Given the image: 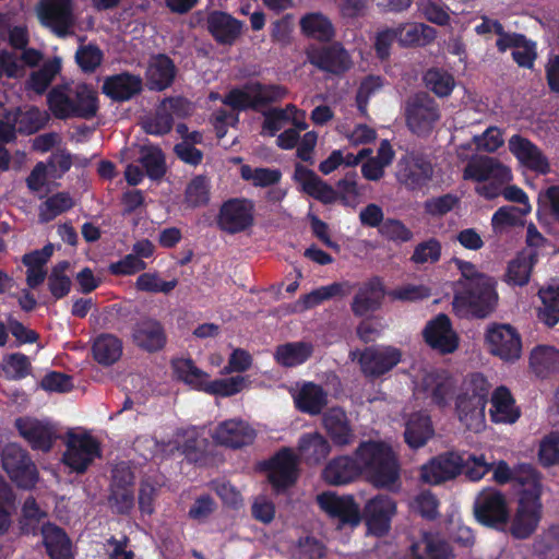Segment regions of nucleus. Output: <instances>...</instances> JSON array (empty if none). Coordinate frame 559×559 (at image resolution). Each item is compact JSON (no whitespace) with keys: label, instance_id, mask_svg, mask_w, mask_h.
<instances>
[{"label":"nucleus","instance_id":"7","mask_svg":"<svg viewBox=\"0 0 559 559\" xmlns=\"http://www.w3.org/2000/svg\"><path fill=\"white\" fill-rule=\"evenodd\" d=\"M64 447L62 463L72 473L83 474L100 456L99 442L85 432H69Z\"/></svg>","mask_w":559,"mask_h":559},{"label":"nucleus","instance_id":"54","mask_svg":"<svg viewBox=\"0 0 559 559\" xmlns=\"http://www.w3.org/2000/svg\"><path fill=\"white\" fill-rule=\"evenodd\" d=\"M532 206L516 207L502 206L491 217V226L495 233H502L507 228L516 225L522 217L530 214Z\"/></svg>","mask_w":559,"mask_h":559},{"label":"nucleus","instance_id":"34","mask_svg":"<svg viewBox=\"0 0 559 559\" xmlns=\"http://www.w3.org/2000/svg\"><path fill=\"white\" fill-rule=\"evenodd\" d=\"M383 298L382 283L378 278H372L358 288L352 304V310L356 316L373 312L380 308Z\"/></svg>","mask_w":559,"mask_h":559},{"label":"nucleus","instance_id":"21","mask_svg":"<svg viewBox=\"0 0 559 559\" xmlns=\"http://www.w3.org/2000/svg\"><path fill=\"white\" fill-rule=\"evenodd\" d=\"M255 436V430L249 423L238 418L219 423L212 433L216 443L231 449L251 444Z\"/></svg>","mask_w":559,"mask_h":559},{"label":"nucleus","instance_id":"43","mask_svg":"<svg viewBox=\"0 0 559 559\" xmlns=\"http://www.w3.org/2000/svg\"><path fill=\"white\" fill-rule=\"evenodd\" d=\"M183 103L180 98L164 100L158 107L156 116L144 123L145 131L155 135L167 133L171 129L173 116L179 115Z\"/></svg>","mask_w":559,"mask_h":559},{"label":"nucleus","instance_id":"59","mask_svg":"<svg viewBox=\"0 0 559 559\" xmlns=\"http://www.w3.org/2000/svg\"><path fill=\"white\" fill-rule=\"evenodd\" d=\"M177 286V280L164 281L156 272L142 273L135 282L138 290L168 294Z\"/></svg>","mask_w":559,"mask_h":559},{"label":"nucleus","instance_id":"49","mask_svg":"<svg viewBox=\"0 0 559 559\" xmlns=\"http://www.w3.org/2000/svg\"><path fill=\"white\" fill-rule=\"evenodd\" d=\"M415 559H450V550L445 543L432 534H424L412 545Z\"/></svg>","mask_w":559,"mask_h":559},{"label":"nucleus","instance_id":"15","mask_svg":"<svg viewBox=\"0 0 559 559\" xmlns=\"http://www.w3.org/2000/svg\"><path fill=\"white\" fill-rule=\"evenodd\" d=\"M405 115L408 128L416 134L430 132L440 118L437 104L428 96L412 98L406 105Z\"/></svg>","mask_w":559,"mask_h":559},{"label":"nucleus","instance_id":"2","mask_svg":"<svg viewBox=\"0 0 559 559\" xmlns=\"http://www.w3.org/2000/svg\"><path fill=\"white\" fill-rule=\"evenodd\" d=\"M359 471L374 487L397 491L400 463L393 447L383 440L361 441L354 452Z\"/></svg>","mask_w":559,"mask_h":559},{"label":"nucleus","instance_id":"52","mask_svg":"<svg viewBox=\"0 0 559 559\" xmlns=\"http://www.w3.org/2000/svg\"><path fill=\"white\" fill-rule=\"evenodd\" d=\"M177 132L183 139L181 143L175 146V151L178 157L187 164H200L202 160V153L192 144L200 143L202 140V134L197 131L188 132V128L185 124H178Z\"/></svg>","mask_w":559,"mask_h":559},{"label":"nucleus","instance_id":"4","mask_svg":"<svg viewBox=\"0 0 559 559\" xmlns=\"http://www.w3.org/2000/svg\"><path fill=\"white\" fill-rule=\"evenodd\" d=\"M488 379L480 372L468 374L455 400L459 420L469 430L480 431L486 424L485 408L490 390Z\"/></svg>","mask_w":559,"mask_h":559},{"label":"nucleus","instance_id":"44","mask_svg":"<svg viewBox=\"0 0 559 559\" xmlns=\"http://www.w3.org/2000/svg\"><path fill=\"white\" fill-rule=\"evenodd\" d=\"M174 78L175 66L168 57L158 55L151 59L146 71V79L151 88L164 90L170 85Z\"/></svg>","mask_w":559,"mask_h":559},{"label":"nucleus","instance_id":"25","mask_svg":"<svg viewBox=\"0 0 559 559\" xmlns=\"http://www.w3.org/2000/svg\"><path fill=\"white\" fill-rule=\"evenodd\" d=\"M294 179L299 189L324 204H332L340 198L336 190L323 181L314 171L302 165H297Z\"/></svg>","mask_w":559,"mask_h":559},{"label":"nucleus","instance_id":"38","mask_svg":"<svg viewBox=\"0 0 559 559\" xmlns=\"http://www.w3.org/2000/svg\"><path fill=\"white\" fill-rule=\"evenodd\" d=\"M41 536L51 559H73L71 542L60 527L51 523L43 525Z\"/></svg>","mask_w":559,"mask_h":559},{"label":"nucleus","instance_id":"51","mask_svg":"<svg viewBox=\"0 0 559 559\" xmlns=\"http://www.w3.org/2000/svg\"><path fill=\"white\" fill-rule=\"evenodd\" d=\"M393 157L394 152L391 144L386 140L382 141L379 146L377 156L369 158L366 163L362 164V176L368 180H380L384 175L385 167L392 163Z\"/></svg>","mask_w":559,"mask_h":559},{"label":"nucleus","instance_id":"45","mask_svg":"<svg viewBox=\"0 0 559 559\" xmlns=\"http://www.w3.org/2000/svg\"><path fill=\"white\" fill-rule=\"evenodd\" d=\"M47 516V511L40 508L34 498L28 497L21 509L20 530L24 534L36 535L39 531L41 532L43 525L50 524Z\"/></svg>","mask_w":559,"mask_h":559},{"label":"nucleus","instance_id":"62","mask_svg":"<svg viewBox=\"0 0 559 559\" xmlns=\"http://www.w3.org/2000/svg\"><path fill=\"white\" fill-rule=\"evenodd\" d=\"M240 174L243 180L257 187H267L281 179V173L277 169L252 168L249 165H242Z\"/></svg>","mask_w":559,"mask_h":559},{"label":"nucleus","instance_id":"3","mask_svg":"<svg viewBox=\"0 0 559 559\" xmlns=\"http://www.w3.org/2000/svg\"><path fill=\"white\" fill-rule=\"evenodd\" d=\"M516 479L522 490L509 530L514 537L526 538L536 531L542 519L540 483L532 466L521 467Z\"/></svg>","mask_w":559,"mask_h":559},{"label":"nucleus","instance_id":"53","mask_svg":"<svg viewBox=\"0 0 559 559\" xmlns=\"http://www.w3.org/2000/svg\"><path fill=\"white\" fill-rule=\"evenodd\" d=\"M371 153L370 150L364 148L358 154L346 153L342 150H334L319 165V170L329 175L336 170L340 166H356L362 158Z\"/></svg>","mask_w":559,"mask_h":559},{"label":"nucleus","instance_id":"31","mask_svg":"<svg viewBox=\"0 0 559 559\" xmlns=\"http://www.w3.org/2000/svg\"><path fill=\"white\" fill-rule=\"evenodd\" d=\"M132 340L140 348L152 353L163 349L167 337L163 325L158 321L144 319L135 324Z\"/></svg>","mask_w":559,"mask_h":559},{"label":"nucleus","instance_id":"9","mask_svg":"<svg viewBox=\"0 0 559 559\" xmlns=\"http://www.w3.org/2000/svg\"><path fill=\"white\" fill-rule=\"evenodd\" d=\"M485 345L489 354L507 362H513L522 355L521 336L507 323L489 324L485 331Z\"/></svg>","mask_w":559,"mask_h":559},{"label":"nucleus","instance_id":"11","mask_svg":"<svg viewBox=\"0 0 559 559\" xmlns=\"http://www.w3.org/2000/svg\"><path fill=\"white\" fill-rule=\"evenodd\" d=\"M413 382L416 392L426 393L439 406L448 404L455 386V381L449 372L433 368H414Z\"/></svg>","mask_w":559,"mask_h":559},{"label":"nucleus","instance_id":"37","mask_svg":"<svg viewBox=\"0 0 559 559\" xmlns=\"http://www.w3.org/2000/svg\"><path fill=\"white\" fill-rule=\"evenodd\" d=\"M309 59L316 67L331 73L344 72L352 66L350 57L340 45L312 52Z\"/></svg>","mask_w":559,"mask_h":559},{"label":"nucleus","instance_id":"35","mask_svg":"<svg viewBox=\"0 0 559 559\" xmlns=\"http://www.w3.org/2000/svg\"><path fill=\"white\" fill-rule=\"evenodd\" d=\"M207 28L221 44H233L241 34L242 23L230 14L214 11L207 16Z\"/></svg>","mask_w":559,"mask_h":559},{"label":"nucleus","instance_id":"42","mask_svg":"<svg viewBox=\"0 0 559 559\" xmlns=\"http://www.w3.org/2000/svg\"><path fill=\"white\" fill-rule=\"evenodd\" d=\"M142 87V81L136 75L121 73L108 78L103 85V91L109 97L117 100H127L139 93Z\"/></svg>","mask_w":559,"mask_h":559},{"label":"nucleus","instance_id":"14","mask_svg":"<svg viewBox=\"0 0 559 559\" xmlns=\"http://www.w3.org/2000/svg\"><path fill=\"white\" fill-rule=\"evenodd\" d=\"M285 94V90L278 85L251 83L242 88L230 91L225 97L224 104L230 106L233 109L240 110L281 99Z\"/></svg>","mask_w":559,"mask_h":559},{"label":"nucleus","instance_id":"24","mask_svg":"<svg viewBox=\"0 0 559 559\" xmlns=\"http://www.w3.org/2000/svg\"><path fill=\"white\" fill-rule=\"evenodd\" d=\"M463 464L460 453H448L430 460L420 468V478L424 483L438 485L454 478L460 474Z\"/></svg>","mask_w":559,"mask_h":559},{"label":"nucleus","instance_id":"63","mask_svg":"<svg viewBox=\"0 0 559 559\" xmlns=\"http://www.w3.org/2000/svg\"><path fill=\"white\" fill-rule=\"evenodd\" d=\"M11 114L13 116V120L17 124V130L25 133H33L39 130L47 121L46 114L37 108Z\"/></svg>","mask_w":559,"mask_h":559},{"label":"nucleus","instance_id":"57","mask_svg":"<svg viewBox=\"0 0 559 559\" xmlns=\"http://www.w3.org/2000/svg\"><path fill=\"white\" fill-rule=\"evenodd\" d=\"M534 265L533 253H525L514 259L508 267L507 281L513 285H525Z\"/></svg>","mask_w":559,"mask_h":559},{"label":"nucleus","instance_id":"1","mask_svg":"<svg viewBox=\"0 0 559 559\" xmlns=\"http://www.w3.org/2000/svg\"><path fill=\"white\" fill-rule=\"evenodd\" d=\"M452 263L461 273L453 299L454 312L459 317H487L498 301L496 281L471 262L454 258Z\"/></svg>","mask_w":559,"mask_h":559},{"label":"nucleus","instance_id":"13","mask_svg":"<svg viewBox=\"0 0 559 559\" xmlns=\"http://www.w3.org/2000/svg\"><path fill=\"white\" fill-rule=\"evenodd\" d=\"M396 511L395 500L388 495H377L367 500L362 510L367 533L379 537L386 535Z\"/></svg>","mask_w":559,"mask_h":559},{"label":"nucleus","instance_id":"64","mask_svg":"<svg viewBox=\"0 0 559 559\" xmlns=\"http://www.w3.org/2000/svg\"><path fill=\"white\" fill-rule=\"evenodd\" d=\"M140 160L150 178L158 179L164 175L165 163L159 148L155 146H144L141 151Z\"/></svg>","mask_w":559,"mask_h":559},{"label":"nucleus","instance_id":"12","mask_svg":"<svg viewBox=\"0 0 559 559\" xmlns=\"http://www.w3.org/2000/svg\"><path fill=\"white\" fill-rule=\"evenodd\" d=\"M2 466L11 480L21 488H33L38 480L35 464L27 453L16 444H9L3 449Z\"/></svg>","mask_w":559,"mask_h":559},{"label":"nucleus","instance_id":"56","mask_svg":"<svg viewBox=\"0 0 559 559\" xmlns=\"http://www.w3.org/2000/svg\"><path fill=\"white\" fill-rule=\"evenodd\" d=\"M74 202L68 193H57L40 204L39 219L41 222H49L63 212L70 210Z\"/></svg>","mask_w":559,"mask_h":559},{"label":"nucleus","instance_id":"55","mask_svg":"<svg viewBox=\"0 0 559 559\" xmlns=\"http://www.w3.org/2000/svg\"><path fill=\"white\" fill-rule=\"evenodd\" d=\"M60 70V60L53 59L46 62L39 70L34 71L27 82V88L37 93H44Z\"/></svg>","mask_w":559,"mask_h":559},{"label":"nucleus","instance_id":"10","mask_svg":"<svg viewBox=\"0 0 559 559\" xmlns=\"http://www.w3.org/2000/svg\"><path fill=\"white\" fill-rule=\"evenodd\" d=\"M474 513L480 524L496 530H504L510 520L506 496L493 488L484 489L478 493Z\"/></svg>","mask_w":559,"mask_h":559},{"label":"nucleus","instance_id":"26","mask_svg":"<svg viewBox=\"0 0 559 559\" xmlns=\"http://www.w3.org/2000/svg\"><path fill=\"white\" fill-rule=\"evenodd\" d=\"M424 337L429 346L443 354L454 352L459 345L457 335L444 314H439L427 323Z\"/></svg>","mask_w":559,"mask_h":559},{"label":"nucleus","instance_id":"17","mask_svg":"<svg viewBox=\"0 0 559 559\" xmlns=\"http://www.w3.org/2000/svg\"><path fill=\"white\" fill-rule=\"evenodd\" d=\"M265 471L273 488L284 490L297 479V457L290 449H283L266 463Z\"/></svg>","mask_w":559,"mask_h":559},{"label":"nucleus","instance_id":"46","mask_svg":"<svg viewBox=\"0 0 559 559\" xmlns=\"http://www.w3.org/2000/svg\"><path fill=\"white\" fill-rule=\"evenodd\" d=\"M348 294V283H332L330 285L316 288L309 294L301 296L296 302V309L299 311H305L313 307H317L318 305L333 297L346 296Z\"/></svg>","mask_w":559,"mask_h":559},{"label":"nucleus","instance_id":"23","mask_svg":"<svg viewBox=\"0 0 559 559\" xmlns=\"http://www.w3.org/2000/svg\"><path fill=\"white\" fill-rule=\"evenodd\" d=\"M432 173L429 160L417 155H406L397 163L396 178L408 189H417L431 179Z\"/></svg>","mask_w":559,"mask_h":559},{"label":"nucleus","instance_id":"28","mask_svg":"<svg viewBox=\"0 0 559 559\" xmlns=\"http://www.w3.org/2000/svg\"><path fill=\"white\" fill-rule=\"evenodd\" d=\"M489 416L495 424L504 425H512L521 417V409L507 386L500 385L492 391Z\"/></svg>","mask_w":559,"mask_h":559},{"label":"nucleus","instance_id":"36","mask_svg":"<svg viewBox=\"0 0 559 559\" xmlns=\"http://www.w3.org/2000/svg\"><path fill=\"white\" fill-rule=\"evenodd\" d=\"M331 452V444L324 436L314 431L305 433L298 442V453L309 465L320 464Z\"/></svg>","mask_w":559,"mask_h":559},{"label":"nucleus","instance_id":"18","mask_svg":"<svg viewBox=\"0 0 559 559\" xmlns=\"http://www.w3.org/2000/svg\"><path fill=\"white\" fill-rule=\"evenodd\" d=\"M318 503L325 513L337 519L342 524L356 527L361 521L359 506L352 496H337L334 492H323L318 496Z\"/></svg>","mask_w":559,"mask_h":559},{"label":"nucleus","instance_id":"60","mask_svg":"<svg viewBox=\"0 0 559 559\" xmlns=\"http://www.w3.org/2000/svg\"><path fill=\"white\" fill-rule=\"evenodd\" d=\"M460 455L463 461L460 473L464 472L471 480L481 479L491 469V463L486 460L484 454L463 453Z\"/></svg>","mask_w":559,"mask_h":559},{"label":"nucleus","instance_id":"50","mask_svg":"<svg viewBox=\"0 0 559 559\" xmlns=\"http://www.w3.org/2000/svg\"><path fill=\"white\" fill-rule=\"evenodd\" d=\"M312 352L313 347L310 343H286L277 347L275 359L282 366L295 367L304 364L311 356Z\"/></svg>","mask_w":559,"mask_h":559},{"label":"nucleus","instance_id":"20","mask_svg":"<svg viewBox=\"0 0 559 559\" xmlns=\"http://www.w3.org/2000/svg\"><path fill=\"white\" fill-rule=\"evenodd\" d=\"M508 147L521 166L540 175L550 171L548 158L528 139L514 134L509 139Z\"/></svg>","mask_w":559,"mask_h":559},{"label":"nucleus","instance_id":"32","mask_svg":"<svg viewBox=\"0 0 559 559\" xmlns=\"http://www.w3.org/2000/svg\"><path fill=\"white\" fill-rule=\"evenodd\" d=\"M288 122H292L298 130H306L308 128L306 111L294 105H287L284 109H272L265 115L262 131L269 135H274Z\"/></svg>","mask_w":559,"mask_h":559},{"label":"nucleus","instance_id":"41","mask_svg":"<svg viewBox=\"0 0 559 559\" xmlns=\"http://www.w3.org/2000/svg\"><path fill=\"white\" fill-rule=\"evenodd\" d=\"M296 407L307 414L317 415L328 403V395L321 386L314 383H304L293 394Z\"/></svg>","mask_w":559,"mask_h":559},{"label":"nucleus","instance_id":"33","mask_svg":"<svg viewBox=\"0 0 559 559\" xmlns=\"http://www.w3.org/2000/svg\"><path fill=\"white\" fill-rule=\"evenodd\" d=\"M396 41L402 47H424L431 44L437 32L433 27L415 21H408L394 27Z\"/></svg>","mask_w":559,"mask_h":559},{"label":"nucleus","instance_id":"48","mask_svg":"<svg viewBox=\"0 0 559 559\" xmlns=\"http://www.w3.org/2000/svg\"><path fill=\"white\" fill-rule=\"evenodd\" d=\"M122 355V343L112 334H102L93 343V356L104 366H109L119 360Z\"/></svg>","mask_w":559,"mask_h":559},{"label":"nucleus","instance_id":"19","mask_svg":"<svg viewBox=\"0 0 559 559\" xmlns=\"http://www.w3.org/2000/svg\"><path fill=\"white\" fill-rule=\"evenodd\" d=\"M253 204L246 199H231L223 204L218 216L219 227L235 234L245 230L253 223Z\"/></svg>","mask_w":559,"mask_h":559},{"label":"nucleus","instance_id":"8","mask_svg":"<svg viewBox=\"0 0 559 559\" xmlns=\"http://www.w3.org/2000/svg\"><path fill=\"white\" fill-rule=\"evenodd\" d=\"M352 360H357L366 377L378 378L397 366L403 357L400 348L391 345L370 346L362 352L349 353Z\"/></svg>","mask_w":559,"mask_h":559},{"label":"nucleus","instance_id":"16","mask_svg":"<svg viewBox=\"0 0 559 559\" xmlns=\"http://www.w3.org/2000/svg\"><path fill=\"white\" fill-rule=\"evenodd\" d=\"M37 15L43 25L51 28L59 36L67 35L74 23L69 0H43L37 8Z\"/></svg>","mask_w":559,"mask_h":559},{"label":"nucleus","instance_id":"40","mask_svg":"<svg viewBox=\"0 0 559 559\" xmlns=\"http://www.w3.org/2000/svg\"><path fill=\"white\" fill-rule=\"evenodd\" d=\"M301 33L316 40L329 41L335 35L331 20L321 12H309L300 17Z\"/></svg>","mask_w":559,"mask_h":559},{"label":"nucleus","instance_id":"30","mask_svg":"<svg viewBox=\"0 0 559 559\" xmlns=\"http://www.w3.org/2000/svg\"><path fill=\"white\" fill-rule=\"evenodd\" d=\"M361 473L355 454L340 455L332 459L322 472L323 479L330 485H346L356 480Z\"/></svg>","mask_w":559,"mask_h":559},{"label":"nucleus","instance_id":"58","mask_svg":"<svg viewBox=\"0 0 559 559\" xmlns=\"http://www.w3.org/2000/svg\"><path fill=\"white\" fill-rule=\"evenodd\" d=\"M426 86L439 97H447L455 86V80L452 74L431 69L425 74Z\"/></svg>","mask_w":559,"mask_h":559},{"label":"nucleus","instance_id":"6","mask_svg":"<svg viewBox=\"0 0 559 559\" xmlns=\"http://www.w3.org/2000/svg\"><path fill=\"white\" fill-rule=\"evenodd\" d=\"M174 374L190 388L219 397L235 395L249 386V378L235 376L212 380L191 359L179 358L173 361Z\"/></svg>","mask_w":559,"mask_h":559},{"label":"nucleus","instance_id":"5","mask_svg":"<svg viewBox=\"0 0 559 559\" xmlns=\"http://www.w3.org/2000/svg\"><path fill=\"white\" fill-rule=\"evenodd\" d=\"M48 105L57 118L88 119L98 109L97 92L83 83L58 86L48 94Z\"/></svg>","mask_w":559,"mask_h":559},{"label":"nucleus","instance_id":"29","mask_svg":"<svg viewBox=\"0 0 559 559\" xmlns=\"http://www.w3.org/2000/svg\"><path fill=\"white\" fill-rule=\"evenodd\" d=\"M404 426V439L412 449L424 447L435 435L430 416L425 412L406 414Z\"/></svg>","mask_w":559,"mask_h":559},{"label":"nucleus","instance_id":"39","mask_svg":"<svg viewBox=\"0 0 559 559\" xmlns=\"http://www.w3.org/2000/svg\"><path fill=\"white\" fill-rule=\"evenodd\" d=\"M530 368L537 377H548L559 371V349L550 345H537L530 354Z\"/></svg>","mask_w":559,"mask_h":559},{"label":"nucleus","instance_id":"27","mask_svg":"<svg viewBox=\"0 0 559 559\" xmlns=\"http://www.w3.org/2000/svg\"><path fill=\"white\" fill-rule=\"evenodd\" d=\"M322 427L333 444L337 447L349 445L355 440L354 428L341 407H332L323 414Z\"/></svg>","mask_w":559,"mask_h":559},{"label":"nucleus","instance_id":"61","mask_svg":"<svg viewBox=\"0 0 559 559\" xmlns=\"http://www.w3.org/2000/svg\"><path fill=\"white\" fill-rule=\"evenodd\" d=\"M28 358L20 353L5 356L0 364V372L8 379L24 378L29 371Z\"/></svg>","mask_w":559,"mask_h":559},{"label":"nucleus","instance_id":"47","mask_svg":"<svg viewBox=\"0 0 559 559\" xmlns=\"http://www.w3.org/2000/svg\"><path fill=\"white\" fill-rule=\"evenodd\" d=\"M538 296L543 304L538 318L548 326H554L559 322V280L540 288Z\"/></svg>","mask_w":559,"mask_h":559},{"label":"nucleus","instance_id":"22","mask_svg":"<svg viewBox=\"0 0 559 559\" xmlns=\"http://www.w3.org/2000/svg\"><path fill=\"white\" fill-rule=\"evenodd\" d=\"M15 426L33 449L44 452L49 451L58 438L57 428L49 421L25 417L16 419Z\"/></svg>","mask_w":559,"mask_h":559}]
</instances>
